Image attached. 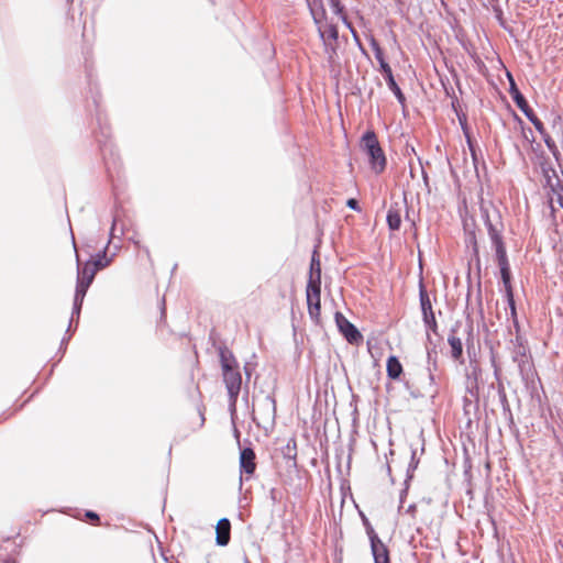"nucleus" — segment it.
Returning a JSON list of instances; mask_svg holds the SVG:
<instances>
[{"label":"nucleus","instance_id":"1","mask_svg":"<svg viewBox=\"0 0 563 563\" xmlns=\"http://www.w3.org/2000/svg\"><path fill=\"white\" fill-rule=\"evenodd\" d=\"M312 16L318 25L320 36L325 45L327 52L334 51L332 42L338 38L336 20L334 15H328L325 10H322L319 5L312 7Z\"/></svg>","mask_w":563,"mask_h":563},{"label":"nucleus","instance_id":"2","mask_svg":"<svg viewBox=\"0 0 563 563\" xmlns=\"http://www.w3.org/2000/svg\"><path fill=\"white\" fill-rule=\"evenodd\" d=\"M220 356L223 372V380L225 383L231 400L235 401L240 393L242 382L241 374L238 371L236 361L232 354L225 351H222Z\"/></svg>","mask_w":563,"mask_h":563},{"label":"nucleus","instance_id":"3","mask_svg":"<svg viewBox=\"0 0 563 563\" xmlns=\"http://www.w3.org/2000/svg\"><path fill=\"white\" fill-rule=\"evenodd\" d=\"M361 148L367 155L371 168L376 174H379L385 168V155L380 147L376 135L368 131L361 140Z\"/></svg>","mask_w":563,"mask_h":563},{"label":"nucleus","instance_id":"4","mask_svg":"<svg viewBox=\"0 0 563 563\" xmlns=\"http://www.w3.org/2000/svg\"><path fill=\"white\" fill-rule=\"evenodd\" d=\"M495 257L500 272L501 283L504 285L505 299L507 302L515 301L512 288V274L507 255V249L496 251Z\"/></svg>","mask_w":563,"mask_h":563},{"label":"nucleus","instance_id":"5","mask_svg":"<svg viewBox=\"0 0 563 563\" xmlns=\"http://www.w3.org/2000/svg\"><path fill=\"white\" fill-rule=\"evenodd\" d=\"M495 257L500 272L501 283L504 285L505 299L507 302L515 301L512 288V274L507 255V249L496 251Z\"/></svg>","mask_w":563,"mask_h":563},{"label":"nucleus","instance_id":"6","mask_svg":"<svg viewBox=\"0 0 563 563\" xmlns=\"http://www.w3.org/2000/svg\"><path fill=\"white\" fill-rule=\"evenodd\" d=\"M422 322L424 324L426 332H427L426 347H427L428 363L430 364L432 362L433 366L438 367L437 344L431 336V333H433L434 335H439V325H438V321L435 319V314L431 313V314L422 316Z\"/></svg>","mask_w":563,"mask_h":563},{"label":"nucleus","instance_id":"7","mask_svg":"<svg viewBox=\"0 0 563 563\" xmlns=\"http://www.w3.org/2000/svg\"><path fill=\"white\" fill-rule=\"evenodd\" d=\"M320 294H321V282L318 280V276L308 280L307 289H306V298L308 305V312L310 318L318 322L320 317Z\"/></svg>","mask_w":563,"mask_h":563},{"label":"nucleus","instance_id":"8","mask_svg":"<svg viewBox=\"0 0 563 563\" xmlns=\"http://www.w3.org/2000/svg\"><path fill=\"white\" fill-rule=\"evenodd\" d=\"M96 275V268L92 267L90 263H86L82 269L78 274L76 294L74 299V305L76 309H79L84 297L92 283Z\"/></svg>","mask_w":563,"mask_h":563},{"label":"nucleus","instance_id":"9","mask_svg":"<svg viewBox=\"0 0 563 563\" xmlns=\"http://www.w3.org/2000/svg\"><path fill=\"white\" fill-rule=\"evenodd\" d=\"M462 327L460 321H456L450 329L448 334V344L450 345V357L459 363L464 364V352L462 339L457 335L459 329Z\"/></svg>","mask_w":563,"mask_h":563},{"label":"nucleus","instance_id":"10","mask_svg":"<svg viewBox=\"0 0 563 563\" xmlns=\"http://www.w3.org/2000/svg\"><path fill=\"white\" fill-rule=\"evenodd\" d=\"M485 228L495 252L507 249L503 234L505 230L503 217H495L493 222L485 224Z\"/></svg>","mask_w":563,"mask_h":563},{"label":"nucleus","instance_id":"11","mask_svg":"<svg viewBox=\"0 0 563 563\" xmlns=\"http://www.w3.org/2000/svg\"><path fill=\"white\" fill-rule=\"evenodd\" d=\"M335 322L340 332L350 343H358L362 340L358 330L341 312L335 313Z\"/></svg>","mask_w":563,"mask_h":563},{"label":"nucleus","instance_id":"12","mask_svg":"<svg viewBox=\"0 0 563 563\" xmlns=\"http://www.w3.org/2000/svg\"><path fill=\"white\" fill-rule=\"evenodd\" d=\"M367 534L371 541V548L375 563H387V547L376 536L372 528H367Z\"/></svg>","mask_w":563,"mask_h":563},{"label":"nucleus","instance_id":"13","mask_svg":"<svg viewBox=\"0 0 563 563\" xmlns=\"http://www.w3.org/2000/svg\"><path fill=\"white\" fill-rule=\"evenodd\" d=\"M310 11L312 12V7L319 5L322 10H325L327 14L334 15L336 20H342L345 22V18L342 15V9L340 7L339 0H307Z\"/></svg>","mask_w":563,"mask_h":563},{"label":"nucleus","instance_id":"14","mask_svg":"<svg viewBox=\"0 0 563 563\" xmlns=\"http://www.w3.org/2000/svg\"><path fill=\"white\" fill-rule=\"evenodd\" d=\"M464 229V242L467 247L472 251V260H474L477 264V266L481 265V256H479V245L477 242V236L475 232V228H470L468 223L464 221L463 223Z\"/></svg>","mask_w":563,"mask_h":563},{"label":"nucleus","instance_id":"15","mask_svg":"<svg viewBox=\"0 0 563 563\" xmlns=\"http://www.w3.org/2000/svg\"><path fill=\"white\" fill-rule=\"evenodd\" d=\"M255 453L252 449H244L240 455L241 471L246 475H252L255 471L256 464L254 462Z\"/></svg>","mask_w":563,"mask_h":563},{"label":"nucleus","instance_id":"16","mask_svg":"<svg viewBox=\"0 0 563 563\" xmlns=\"http://www.w3.org/2000/svg\"><path fill=\"white\" fill-rule=\"evenodd\" d=\"M389 92H391L395 96V98L401 106L402 114L405 117H407L408 108H407L406 96H405L404 91L401 90V88L399 87V85L397 84V81L395 80L390 68H389Z\"/></svg>","mask_w":563,"mask_h":563},{"label":"nucleus","instance_id":"17","mask_svg":"<svg viewBox=\"0 0 563 563\" xmlns=\"http://www.w3.org/2000/svg\"><path fill=\"white\" fill-rule=\"evenodd\" d=\"M230 530L231 525L230 521L225 518L218 521L216 527L217 532V543L219 545H227L230 541Z\"/></svg>","mask_w":563,"mask_h":563},{"label":"nucleus","instance_id":"18","mask_svg":"<svg viewBox=\"0 0 563 563\" xmlns=\"http://www.w3.org/2000/svg\"><path fill=\"white\" fill-rule=\"evenodd\" d=\"M481 218L485 224H488L495 220V217H503L500 210L492 202H482L479 206Z\"/></svg>","mask_w":563,"mask_h":563},{"label":"nucleus","instance_id":"19","mask_svg":"<svg viewBox=\"0 0 563 563\" xmlns=\"http://www.w3.org/2000/svg\"><path fill=\"white\" fill-rule=\"evenodd\" d=\"M419 301L422 316L434 313L430 296L422 280L419 282Z\"/></svg>","mask_w":563,"mask_h":563},{"label":"nucleus","instance_id":"20","mask_svg":"<svg viewBox=\"0 0 563 563\" xmlns=\"http://www.w3.org/2000/svg\"><path fill=\"white\" fill-rule=\"evenodd\" d=\"M465 140H466L467 147L470 150V154H471L472 162H473V165L475 168V173L478 177L479 176L478 164H479L481 150H479L478 145L476 144L473 136H467V139H465Z\"/></svg>","mask_w":563,"mask_h":563},{"label":"nucleus","instance_id":"21","mask_svg":"<svg viewBox=\"0 0 563 563\" xmlns=\"http://www.w3.org/2000/svg\"><path fill=\"white\" fill-rule=\"evenodd\" d=\"M404 374V367L399 358L395 355H389V380H396Z\"/></svg>","mask_w":563,"mask_h":563},{"label":"nucleus","instance_id":"22","mask_svg":"<svg viewBox=\"0 0 563 563\" xmlns=\"http://www.w3.org/2000/svg\"><path fill=\"white\" fill-rule=\"evenodd\" d=\"M542 170H543V173L545 175V178H547V185L550 186L552 192L556 194V196H558V203L563 209V185H561L560 181H558L555 185L552 184V179L548 175V170L545 169V167L543 165H542Z\"/></svg>","mask_w":563,"mask_h":563},{"label":"nucleus","instance_id":"23","mask_svg":"<svg viewBox=\"0 0 563 563\" xmlns=\"http://www.w3.org/2000/svg\"><path fill=\"white\" fill-rule=\"evenodd\" d=\"M512 101L520 109V111L526 115L527 119L536 113L533 111V109L530 107L527 98L523 95Z\"/></svg>","mask_w":563,"mask_h":563},{"label":"nucleus","instance_id":"24","mask_svg":"<svg viewBox=\"0 0 563 563\" xmlns=\"http://www.w3.org/2000/svg\"><path fill=\"white\" fill-rule=\"evenodd\" d=\"M318 276V280L321 282V266L320 261L316 257V254H313L310 265V275L309 280L314 279Z\"/></svg>","mask_w":563,"mask_h":563},{"label":"nucleus","instance_id":"25","mask_svg":"<svg viewBox=\"0 0 563 563\" xmlns=\"http://www.w3.org/2000/svg\"><path fill=\"white\" fill-rule=\"evenodd\" d=\"M507 305H508V308L510 310V317H511V320H512L514 328L516 330V334H518V333H520V323H519L518 314H517L516 300L515 301H509V302H507Z\"/></svg>","mask_w":563,"mask_h":563},{"label":"nucleus","instance_id":"26","mask_svg":"<svg viewBox=\"0 0 563 563\" xmlns=\"http://www.w3.org/2000/svg\"><path fill=\"white\" fill-rule=\"evenodd\" d=\"M494 12H495V18L498 21V24L500 25V27H503L509 34H512V29L506 22L501 8L500 7H495L494 8Z\"/></svg>","mask_w":563,"mask_h":563},{"label":"nucleus","instance_id":"27","mask_svg":"<svg viewBox=\"0 0 563 563\" xmlns=\"http://www.w3.org/2000/svg\"><path fill=\"white\" fill-rule=\"evenodd\" d=\"M401 217L398 211L389 209V231H395L400 228Z\"/></svg>","mask_w":563,"mask_h":563},{"label":"nucleus","instance_id":"28","mask_svg":"<svg viewBox=\"0 0 563 563\" xmlns=\"http://www.w3.org/2000/svg\"><path fill=\"white\" fill-rule=\"evenodd\" d=\"M507 77L509 79V95L512 100L517 99L518 97L522 96L523 93L518 88L512 75L510 73H507Z\"/></svg>","mask_w":563,"mask_h":563},{"label":"nucleus","instance_id":"29","mask_svg":"<svg viewBox=\"0 0 563 563\" xmlns=\"http://www.w3.org/2000/svg\"><path fill=\"white\" fill-rule=\"evenodd\" d=\"M498 397H499V401H500V405H501L504 413L508 416L509 422L511 424H514V416H512V412H511V409H510V405H509V401H508V398H507V394L500 395Z\"/></svg>","mask_w":563,"mask_h":563},{"label":"nucleus","instance_id":"30","mask_svg":"<svg viewBox=\"0 0 563 563\" xmlns=\"http://www.w3.org/2000/svg\"><path fill=\"white\" fill-rule=\"evenodd\" d=\"M89 263L92 265L93 268H96L97 273L99 269L107 267L110 263V260L107 258L106 253H103L102 255H98V257L93 262Z\"/></svg>","mask_w":563,"mask_h":563},{"label":"nucleus","instance_id":"31","mask_svg":"<svg viewBox=\"0 0 563 563\" xmlns=\"http://www.w3.org/2000/svg\"><path fill=\"white\" fill-rule=\"evenodd\" d=\"M456 115H457V119H459V122H460V125H461V129L463 131L465 139H467V136H473L471 133L468 123H467L466 114L456 112Z\"/></svg>","mask_w":563,"mask_h":563},{"label":"nucleus","instance_id":"32","mask_svg":"<svg viewBox=\"0 0 563 563\" xmlns=\"http://www.w3.org/2000/svg\"><path fill=\"white\" fill-rule=\"evenodd\" d=\"M419 460L416 457V450L411 451V461L409 463L408 470H407V477L406 483L412 478L413 471L418 467Z\"/></svg>","mask_w":563,"mask_h":563},{"label":"nucleus","instance_id":"33","mask_svg":"<svg viewBox=\"0 0 563 563\" xmlns=\"http://www.w3.org/2000/svg\"><path fill=\"white\" fill-rule=\"evenodd\" d=\"M528 120L533 124L534 129L540 133L543 134L545 126L543 122L537 117V114H532Z\"/></svg>","mask_w":563,"mask_h":563},{"label":"nucleus","instance_id":"34","mask_svg":"<svg viewBox=\"0 0 563 563\" xmlns=\"http://www.w3.org/2000/svg\"><path fill=\"white\" fill-rule=\"evenodd\" d=\"M372 44H373V47H374V49H375V56H376V58L378 59V62H379V64H380V67L383 68V70H384L385 73H387V63H386V62H385V59H384V56H383V52H382V49H380L379 47H377V46H376V43H375V42H373Z\"/></svg>","mask_w":563,"mask_h":563},{"label":"nucleus","instance_id":"35","mask_svg":"<svg viewBox=\"0 0 563 563\" xmlns=\"http://www.w3.org/2000/svg\"><path fill=\"white\" fill-rule=\"evenodd\" d=\"M515 342L517 344V355H526L527 346L523 344V338L520 335V333L516 334Z\"/></svg>","mask_w":563,"mask_h":563},{"label":"nucleus","instance_id":"36","mask_svg":"<svg viewBox=\"0 0 563 563\" xmlns=\"http://www.w3.org/2000/svg\"><path fill=\"white\" fill-rule=\"evenodd\" d=\"M548 147V150L552 153V155L555 157V159H559L560 157V151L555 144V141L553 139L545 140L544 143Z\"/></svg>","mask_w":563,"mask_h":563},{"label":"nucleus","instance_id":"37","mask_svg":"<svg viewBox=\"0 0 563 563\" xmlns=\"http://www.w3.org/2000/svg\"><path fill=\"white\" fill-rule=\"evenodd\" d=\"M521 131H522V136L526 141L530 142L531 144L534 143V135H533V132L531 130V128L529 126H523L521 128Z\"/></svg>","mask_w":563,"mask_h":563},{"label":"nucleus","instance_id":"38","mask_svg":"<svg viewBox=\"0 0 563 563\" xmlns=\"http://www.w3.org/2000/svg\"><path fill=\"white\" fill-rule=\"evenodd\" d=\"M405 387L409 391V394H410V396L412 398H419L420 397V393L411 386L409 380H405Z\"/></svg>","mask_w":563,"mask_h":563},{"label":"nucleus","instance_id":"39","mask_svg":"<svg viewBox=\"0 0 563 563\" xmlns=\"http://www.w3.org/2000/svg\"><path fill=\"white\" fill-rule=\"evenodd\" d=\"M492 366L494 368V376H495L496 380H501L500 379V367L497 365L494 356L492 357Z\"/></svg>","mask_w":563,"mask_h":563},{"label":"nucleus","instance_id":"40","mask_svg":"<svg viewBox=\"0 0 563 563\" xmlns=\"http://www.w3.org/2000/svg\"><path fill=\"white\" fill-rule=\"evenodd\" d=\"M428 369H429V382H430V386H434L435 385V377L432 373V368L433 369H437V367L433 366V363L431 362L430 364L428 363Z\"/></svg>","mask_w":563,"mask_h":563},{"label":"nucleus","instance_id":"41","mask_svg":"<svg viewBox=\"0 0 563 563\" xmlns=\"http://www.w3.org/2000/svg\"><path fill=\"white\" fill-rule=\"evenodd\" d=\"M347 207H350L351 209H354V210H360L358 208V203L355 199L351 198L347 200L346 202Z\"/></svg>","mask_w":563,"mask_h":563},{"label":"nucleus","instance_id":"42","mask_svg":"<svg viewBox=\"0 0 563 563\" xmlns=\"http://www.w3.org/2000/svg\"><path fill=\"white\" fill-rule=\"evenodd\" d=\"M532 151L536 154H540V156H544V151L542 150V145L540 143H537L536 146L532 145Z\"/></svg>","mask_w":563,"mask_h":563},{"label":"nucleus","instance_id":"43","mask_svg":"<svg viewBox=\"0 0 563 563\" xmlns=\"http://www.w3.org/2000/svg\"><path fill=\"white\" fill-rule=\"evenodd\" d=\"M497 382H498V388H497L498 396L505 395L506 390H505V386H504L503 382L501 380H497Z\"/></svg>","mask_w":563,"mask_h":563},{"label":"nucleus","instance_id":"44","mask_svg":"<svg viewBox=\"0 0 563 563\" xmlns=\"http://www.w3.org/2000/svg\"><path fill=\"white\" fill-rule=\"evenodd\" d=\"M514 119L521 128L526 126L523 120L517 113H514Z\"/></svg>","mask_w":563,"mask_h":563},{"label":"nucleus","instance_id":"45","mask_svg":"<svg viewBox=\"0 0 563 563\" xmlns=\"http://www.w3.org/2000/svg\"><path fill=\"white\" fill-rule=\"evenodd\" d=\"M467 335H468V338H467V342H470V339H471V338H472V335H473V328H472V325H468V329H467ZM466 345H467V351H470V343H466Z\"/></svg>","mask_w":563,"mask_h":563},{"label":"nucleus","instance_id":"46","mask_svg":"<svg viewBox=\"0 0 563 563\" xmlns=\"http://www.w3.org/2000/svg\"><path fill=\"white\" fill-rule=\"evenodd\" d=\"M543 141L545 142V140H549V139H552V136L547 132V130H544L543 134H541Z\"/></svg>","mask_w":563,"mask_h":563},{"label":"nucleus","instance_id":"47","mask_svg":"<svg viewBox=\"0 0 563 563\" xmlns=\"http://www.w3.org/2000/svg\"><path fill=\"white\" fill-rule=\"evenodd\" d=\"M87 517L91 518V519H98V516L95 514V512H87Z\"/></svg>","mask_w":563,"mask_h":563},{"label":"nucleus","instance_id":"48","mask_svg":"<svg viewBox=\"0 0 563 563\" xmlns=\"http://www.w3.org/2000/svg\"><path fill=\"white\" fill-rule=\"evenodd\" d=\"M550 207H551V216L553 217V219H555L556 209L554 208V206L552 203L550 205Z\"/></svg>","mask_w":563,"mask_h":563},{"label":"nucleus","instance_id":"49","mask_svg":"<svg viewBox=\"0 0 563 563\" xmlns=\"http://www.w3.org/2000/svg\"><path fill=\"white\" fill-rule=\"evenodd\" d=\"M437 394H438V388H437V387H434V389H433V391H432V395H431V396H432V398H434V397L437 396Z\"/></svg>","mask_w":563,"mask_h":563},{"label":"nucleus","instance_id":"50","mask_svg":"<svg viewBox=\"0 0 563 563\" xmlns=\"http://www.w3.org/2000/svg\"><path fill=\"white\" fill-rule=\"evenodd\" d=\"M407 494V489H404L400 494V499H402V497Z\"/></svg>","mask_w":563,"mask_h":563},{"label":"nucleus","instance_id":"51","mask_svg":"<svg viewBox=\"0 0 563 563\" xmlns=\"http://www.w3.org/2000/svg\"><path fill=\"white\" fill-rule=\"evenodd\" d=\"M482 167H483L484 170L487 169L486 163L484 161L482 162Z\"/></svg>","mask_w":563,"mask_h":563},{"label":"nucleus","instance_id":"52","mask_svg":"<svg viewBox=\"0 0 563 563\" xmlns=\"http://www.w3.org/2000/svg\"><path fill=\"white\" fill-rule=\"evenodd\" d=\"M388 454H389V456L394 455V451L391 449H389Z\"/></svg>","mask_w":563,"mask_h":563},{"label":"nucleus","instance_id":"53","mask_svg":"<svg viewBox=\"0 0 563 563\" xmlns=\"http://www.w3.org/2000/svg\"><path fill=\"white\" fill-rule=\"evenodd\" d=\"M416 508L415 505H410L408 510H413Z\"/></svg>","mask_w":563,"mask_h":563},{"label":"nucleus","instance_id":"54","mask_svg":"<svg viewBox=\"0 0 563 563\" xmlns=\"http://www.w3.org/2000/svg\"><path fill=\"white\" fill-rule=\"evenodd\" d=\"M114 224H115V221H113V224L111 227V230L113 231L114 230Z\"/></svg>","mask_w":563,"mask_h":563},{"label":"nucleus","instance_id":"55","mask_svg":"<svg viewBox=\"0 0 563 563\" xmlns=\"http://www.w3.org/2000/svg\"><path fill=\"white\" fill-rule=\"evenodd\" d=\"M388 444H389V446H391V445H393V441H391L390 439H389V441H388Z\"/></svg>","mask_w":563,"mask_h":563}]
</instances>
